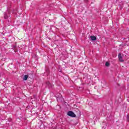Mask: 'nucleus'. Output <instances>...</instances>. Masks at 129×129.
<instances>
[{
    "label": "nucleus",
    "mask_w": 129,
    "mask_h": 129,
    "mask_svg": "<svg viewBox=\"0 0 129 129\" xmlns=\"http://www.w3.org/2000/svg\"><path fill=\"white\" fill-rule=\"evenodd\" d=\"M68 115H69V116H71V117H76V114H75V113L72 111L68 112Z\"/></svg>",
    "instance_id": "1"
},
{
    "label": "nucleus",
    "mask_w": 129,
    "mask_h": 129,
    "mask_svg": "<svg viewBox=\"0 0 129 129\" xmlns=\"http://www.w3.org/2000/svg\"><path fill=\"white\" fill-rule=\"evenodd\" d=\"M10 17V11H8L4 13V19H9Z\"/></svg>",
    "instance_id": "2"
},
{
    "label": "nucleus",
    "mask_w": 129,
    "mask_h": 129,
    "mask_svg": "<svg viewBox=\"0 0 129 129\" xmlns=\"http://www.w3.org/2000/svg\"><path fill=\"white\" fill-rule=\"evenodd\" d=\"M118 59L120 62H124V60L122 59V56H121V53L118 54Z\"/></svg>",
    "instance_id": "3"
},
{
    "label": "nucleus",
    "mask_w": 129,
    "mask_h": 129,
    "mask_svg": "<svg viewBox=\"0 0 129 129\" xmlns=\"http://www.w3.org/2000/svg\"><path fill=\"white\" fill-rule=\"evenodd\" d=\"M75 111H76V115L78 116H80V113H81V112H80V110H79V109H76L75 110Z\"/></svg>",
    "instance_id": "4"
},
{
    "label": "nucleus",
    "mask_w": 129,
    "mask_h": 129,
    "mask_svg": "<svg viewBox=\"0 0 129 129\" xmlns=\"http://www.w3.org/2000/svg\"><path fill=\"white\" fill-rule=\"evenodd\" d=\"M55 97L57 99H60L61 98V97H62V95H61V94L60 93H58L56 96Z\"/></svg>",
    "instance_id": "5"
},
{
    "label": "nucleus",
    "mask_w": 129,
    "mask_h": 129,
    "mask_svg": "<svg viewBox=\"0 0 129 129\" xmlns=\"http://www.w3.org/2000/svg\"><path fill=\"white\" fill-rule=\"evenodd\" d=\"M90 39H91V41H96V36H91Z\"/></svg>",
    "instance_id": "6"
},
{
    "label": "nucleus",
    "mask_w": 129,
    "mask_h": 129,
    "mask_svg": "<svg viewBox=\"0 0 129 129\" xmlns=\"http://www.w3.org/2000/svg\"><path fill=\"white\" fill-rule=\"evenodd\" d=\"M28 78H29V76L28 75H25L24 76L23 80L27 81V80H28Z\"/></svg>",
    "instance_id": "7"
},
{
    "label": "nucleus",
    "mask_w": 129,
    "mask_h": 129,
    "mask_svg": "<svg viewBox=\"0 0 129 129\" xmlns=\"http://www.w3.org/2000/svg\"><path fill=\"white\" fill-rule=\"evenodd\" d=\"M46 84L48 86V87H52V84H51V83H50V82H47L46 83Z\"/></svg>",
    "instance_id": "8"
},
{
    "label": "nucleus",
    "mask_w": 129,
    "mask_h": 129,
    "mask_svg": "<svg viewBox=\"0 0 129 129\" xmlns=\"http://www.w3.org/2000/svg\"><path fill=\"white\" fill-rule=\"evenodd\" d=\"M105 65L106 67H108V66H109V63L108 62H106Z\"/></svg>",
    "instance_id": "9"
},
{
    "label": "nucleus",
    "mask_w": 129,
    "mask_h": 129,
    "mask_svg": "<svg viewBox=\"0 0 129 129\" xmlns=\"http://www.w3.org/2000/svg\"><path fill=\"white\" fill-rule=\"evenodd\" d=\"M126 120L129 122V114H127L126 116Z\"/></svg>",
    "instance_id": "10"
},
{
    "label": "nucleus",
    "mask_w": 129,
    "mask_h": 129,
    "mask_svg": "<svg viewBox=\"0 0 129 129\" xmlns=\"http://www.w3.org/2000/svg\"><path fill=\"white\" fill-rule=\"evenodd\" d=\"M66 54H67V52H64H64L61 53V54L62 55V56L64 55H66Z\"/></svg>",
    "instance_id": "11"
},
{
    "label": "nucleus",
    "mask_w": 129,
    "mask_h": 129,
    "mask_svg": "<svg viewBox=\"0 0 129 129\" xmlns=\"http://www.w3.org/2000/svg\"><path fill=\"white\" fill-rule=\"evenodd\" d=\"M16 45H14L13 47V49H16Z\"/></svg>",
    "instance_id": "12"
},
{
    "label": "nucleus",
    "mask_w": 129,
    "mask_h": 129,
    "mask_svg": "<svg viewBox=\"0 0 129 129\" xmlns=\"http://www.w3.org/2000/svg\"><path fill=\"white\" fill-rule=\"evenodd\" d=\"M127 101H128V102H129V99H127Z\"/></svg>",
    "instance_id": "13"
}]
</instances>
